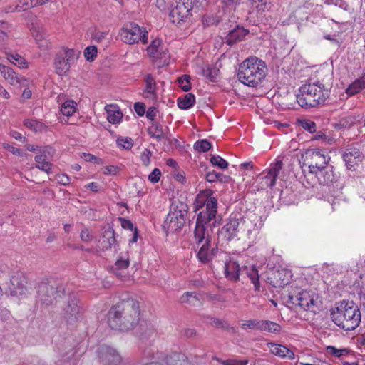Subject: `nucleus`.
Wrapping results in <instances>:
<instances>
[{"mask_svg": "<svg viewBox=\"0 0 365 365\" xmlns=\"http://www.w3.org/2000/svg\"><path fill=\"white\" fill-rule=\"evenodd\" d=\"M212 195L211 190H204L196 196L195 201V212L205 206V210L197 214L194 230V238L197 244L205 240L197 255L198 259L204 264L210 262L219 252L218 248L212 245L213 228L217 223V200Z\"/></svg>", "mask_w": 365, "mask_h": 365, "instance_id": "1", "label": "nucleus"}, {"mask_svg": "<svg viewBox=\"0 0 365 365\" xmlns=\"http://www.w3.org/2000/svg\"><path fill=\"white\" fill-rule=\"evenodd\" d=\"M139 303L134 299L123 300L113 306L108 313V323L113 329L128 331L139 322Z\"/></svg>", "mask_w": 365, "mask_h": 365, "instance_id": "2", "label": "nucleus"}, {"mask_svg": "<svg viewBox=\"0 0 365 365\" xmlns=\"http://www.w3.org/2000/svg\"><path fill=\"white\" fill-rule=\"evenodd\" d=\"M331 320L344 331H353L360 324V309L353 301H341L330 309Z\"/></svg>", "mask_w": 365, "mask_h": 365, "instance_id": "3", "label": "nucleus"}, {"mask_svg": "<svg viewBox=\"0 0 365 365\" xmlns=\"http://www.w3.org/2000/svg\"><path fill=\"white\" fill-rule=\"evenodd\" d=\"M330 86H327L319 81L309 83L299 87L296 95L298 104L304 109L325 105L331 93Z\"/></svg>", "mask_w": 365, "mask_h": 365, "instance_id": "4", "label": "nucleus"}, {"mask_svg": "<svg viewBox=\"0 0 365 365\" xmlns=\"http://www.w3.org/2000/svg\"><path fill=\"white\" fill-rule=\"evenodd\" d=\"M266 73L265 63L257 57H250L240 64L237 78L247 86L255 88L262 83Z\"/></svg>", "mask_w": 365, "mask_h": 365, "instance_id": "5", "label": "nucleus"}, {"mask_svg": "<svg viewBox=\"0 0 365 365\" xmlns=\"http://www.w3.org/2000/svg\"><path fill=\"white\" fill-rule=\"evenodd\" d=\"M288 304L299 307L304 311H311L316 313L321 304L319 296L315 290L296 289L289 292L287 295Z\"/></svg>", "mask_w": 365, "mask_h": 365, "instance_id": "6", "label": "nucleus"}, {"mask_svg": "<svg viewBox=\"0 0 365 365\" xmlns=\"http://www.w3.org/2000/svg\"><path fill=\"white\" fill-rule=\"evenodd\" d=\"M304 176L308 185L314 187L317 184L330 185L337 180L338 176L333 170V166L327 165L315 172L306 171L303 169Z\"/></svg>", "mask_w": 365, "mask_h": 365, "instance_id": "7", "label": "nucleus"}, {"mask_svg": "<svg viewBox=\"0 0 365 365\" xmlns=\"http://www.w3.org/2000/svg\"><path fill=\"white\" fill-rule=\"evenodd\" d=\"M36 288L39 300L46 305L52 304L57 295L63 291L62 287L56 280L48 278L43 279Z\"/></svg>", "mask_w": 365, "mask_h": 365, "instance_id": "8", "label": "nucleus"}, {"mask_svg": "<svg viewBox=\"0 0 365 365\" xmlns=\"http://www.w3.org/2000/svg\"><path fill=\"white\" fill-rule=\"evenodd\" d=\"M120 39L125 43L135 44L141 42L148 43V32L145 27H140L137 24L130 22L125 24L120 31Z\"/></svg>", "mask_w": 365, "mask_h": 365, "instance_id": "9", "label": "nucleus"}, {"mask_svg": "<svg viewBox=\"0 0 365 365\" xmlns=\"http://www.w3.org/2000/svg\"><path fill=\"white\" fill-rule=\"evenodd\" d=\"M187 215V205L184 203H180V205L173 207L168 214L163 224L164 229H167V232H170L180 231L185 225Z\"/></svg>", "mask_w": 365, "mask_h": 365, "instance_id": "10", "label": "nucleus"}, {"mask_svg": "<svg viewBox=\"0 0 365 365\" xmlns=\"http://www.w3.org/2000/svg\"><path fill=\"white\" fill-rule=\"evenodd\" d=\"M81 51L71 48H63L59 51L55 58V68L58 75L67 73L71 65L78 58Z\"/></svg>", "mask_w": 365, "mask_h": 365, "instance_id": "11", "label": "nucleus"}, {"mask_svg": "<svg viewBox=\"0 0 365 365\" xmlns=\"http://www.w3.org/2000/svg\"><path fill=\"white\" fill-rule=\"evenodd\" d=\"M241 219V233L249 240H253L258 230L263 226V219L255 213H250L246 217Z\"/></svg>", "mask_w": 365, "mask_h": 365, "instance_id": "12", "label": "nucleus"}, {"mask_svg": "<svg viewBox=\"0 0 365 365\" xmlns=\"http://www.w3.org/2000/svg\"><path fill=\"white\" fill-rule=\"evenodd\" d=\"M304 160L307 161L308 170L307 171L315 172L329 165L330 158L325 152L319 148L308 149L304 155Z\"/></svg>", "mask_w": 365, "mask_h": 365, "instance_id": "13", "label": "nucleus"}, {"mask_svg": "<svg viewBox=\"0 0 365 365\" xmlns=\"http://www.w3.org/2000/svg\"><path fill=\"white\" fill-rule=\"evenodd\" d=\"M282 161L277 160L275 163L271 164L267 173L263 172L259 175L258 180L262 188H272L275 185L279 171L282 168Z\"/></svg>", "mask_w": 365, "mask_h": 365, "instance_id": "14", "label": "nucleus"}, {"mask_svg": "<svg viewBox=\"0 0 365 365\" xmlns=\"http://www.w3.org/2000/svg\"><path fill=\"white\" fill-rule=\"evenodd\" d=\"M237 214H232L227 222L222 227L219 235L230 241L238 237L241 232V219L237 217Z\"/></svg>", "mask_w": 365, "mask_h": 365, "instance_id": "15", "label": "nucleus"}, {"mask_svg": "<svg viewBox=\"0 0 365 365\" xmlns=\"http://www.w3.org/2000/svg\"><path fill=\"white\" fill-rule=\"evenodd\" d=\"M98 356L103 365H118L121 362V356L117 351L107 345H101L98 348Z\"/></svg>", "mask_w": 365, "mask_h": 365, "instance_id": "16", "label": "nucleus"}, {"mask_svg": "<svg viewBox=\"0 0 365 365\" xmlns=\"http://www.w3.org/2000/svg\"><path fill=\"white\" fill-rule=\"evenodd\" d=\"M9 290L10 294L15 297H23L27 292V280L26 277L21 272H18L13 275L10 280Z\"/></svg>", "mask_w": 365, "mask_h": 365, "instance_id": "17", "label": "nucleus"}, {"mask_svg": "<svg viewBox=\"0 0 365 365\" xmlns=\"http://www.w3.org/2000/svg\"><path fill=\"white\" fill-rule=\"evenodd\" d=\"M364 155L356 147H349L343 154V160L349 170H355L363 160Z\"/></svg>", "mask_w": 365, "mask_h": 365, "instance_id": "18", "label": "nucleus"}, {"mask_svg": "<svg viewBox=\"0 0 365 365\" xmlns=\"http://www.w3.org/2000/svg\"><path fill=\"white\" fill-rule=\"evenodd\" d=\"M175 6L171 9L169 14L170 21L173 24L180 25L182 22L186 20L191 16L192 8H187L185 5L175 3Z\"/></svg>", "mask_w": 365, "mask_h": 365, "instance_id": "19", "label": "nucleus"}, {"mask_svg": "<svg viewBox=\"0 0 365 365\" xmlns=\"http://www.w3.org/2000/svg\"><path fill=\"white\" fill-rule=\"evenodd\" d=\"M82 312L83 309L78 299L71 298L64 309V317L68 323L73 324L81 317Z\"/></svg>", "mask_w": 365, "mask_h": 365, "instance_id": "20", "label": "nucleus"}, {"mask_svg": "<svg viewBox=\"0 0 365 365\" xmlns=\"http://www.w3.org/2000/svg\"><path fill=\"white\" fill-rule=\"evenodd\" d=\"M290 272L284 269H277L272 272V275L268 278L270 280V284L277 287H284L288 284L290 281Z\"/></svg>", "mask_w": 365, "mask_h": 365, "instance_id": "21", "label": "nucleus"}, {"mask_svg": "<svg viewBox=\"0 0 365 365\" xmlns=\"http://www.w3.org/2000/svg\"><path fill=\"white\" fill-rule=\"evenodd\" d=\"M267 347L269 351L277 356L287 359H294V351L282 344L269 342Z\"/></svg>", "mask_w": 365, "mask_h": 365, "instance_id": "22", "label": "nucleus"}, {"mask_svg": "<svg viewBox=\"0 0 365 365\" xmlns=\"http://www.w3.org/2000/svg\"><path fill=\"white\" fill-rule=\"evenodd\" d=\"M248 33V30L242 26H236L234 29L229 31L225 37V43L227 45L232 46L235 43L242 41Z\"/></svg>", "mask_w": 365, "mask_h": 365, "instance_id": "23", "label": "nucleus"}, {"mask_svg": "<svg viewBox=\"0 0 365 365\" xmlns=\"http://www.w3.org/2000/svg\"><path fill=\"white\" fill-rule=\"evenodd\" d=\"M99 247L102 250H110L112 246L118 245L115 239V233L114 230L109 227L103 232L102 238L99 240Z\"/></svg>", "mask_w": 365, "mask_h": 365, "instance_id": "24", "label": "nucleus"}, {"mask_svg": "<svg viewBox=\"0 0 365 365\" xmlns=\"http://www.w3.org/2000/svg\"><path fill=\"white\" fill-rule=\"evenodd\" d=\"M241 271L240 264L237 262L230 260L225 264V274L228 280L237 282Z\"/></svg>", "mask_w": 365, "mask_h": 365, "instance_id": "25", "label": "nucleus"}, {"mask_svg": "<svg viewBox=\"0 0 365 365\" xmlns=\"http://www.w3.org/2000/svg\"><path fill=\"white\" fill-rule=\"evenodd\" d=\"M247 5L253 11L259 14L269 11L273 7L271 0H248Z\"/></svg>", "mask_w": 365, "mask_h": 365, "instance_id": "26", "label": "nucleus"}, {"mask_svg": "<svg viewBox=\"0 0 365 365\" xmlns=\"http://www.w3.org/2000/svg\"><path fill=\"white\" fill-rule=\"evenodd\" d=\"M0 73L4 78L11 85L14 86L20 83L21 82L20 78L16 75L14 70L3 63H0Z\"/></svg>", "mask_w": 365, "mask_h": 365, "instance_id": "27", "label": "nucleus"}, {"mask_svg": "<svg viewBox=\"0 0 365 365\" xmlns=\"http://www.w3.org/2000/svg\"><path fill=\"white\" fill-rule=\"evenodd\" d=\"M139 329V337L142 341L150 340L156 335L154 326L150 323L141 322Z\"/></svg>", "mask_w": 365, "mask_h": 365, "instance_id": "28", "label": "nucleus"}, {"mask_svg": "<svg viewBox=\"0 0 365 365\" xmlns=\"http://www.w3.org/2000/svg\"><path fill=\"white\" fill-rule=\"evenodd\" d=\"M108 116V120L113 124L120 123L122 119L123 113L120 110L119 108L114 105H108L105 108Z\"/></svg>", "mask_w": 365, "mask_h": 365, "instance_id": "29", "label": "nucleus"}, {"mask_svg": "<svg viewBox=\"0 0 365 365\" xmlns=\"http://www.w3.org/2000/svg\"><path fill=\"white\" fill-rule=\"evenodd\" d=\"M145 88L144 90L145 96L147 98H153L155 96L156 83L154 78L150 73L146 74L144 78Z\"/></svg>", "mask_w": 365, "mask_h": 365, "instance_id": "30", "label": "nucleus"}, {"mask_svg": "<svg viewBox=\"0 0 365 365\" xmlns=\"http://www.w3.org/2000/svg\"><path fill=\"white\" fill-rule=\"evenodd\" d=\"M365 88V73L359 78L355 80L346 90L349 96H354Z\"/></svg>", "mask_w": 365, "mask_h": 365, "instance_id": "31", "label": "nucleus"}, {"mask_svg": "<svg viewBox=\"0 0 365 365\" xmlns=\"http://www.w3.org/2000/svg\"><path fill=\"white\" fill-rule=\"evenodd\" d=\"M148 133L151 138H155L158 141L162 140L165 137L162 125L156 121L151 123V125L148 129Z\"/></svg>", "mask_w": 365, "mask_h": 365, "instance_id": "32", "label": "nucleus"}, {"mask_svg": "<svg viewBox=\"0 0 365 365\" xmlns=\"http://www.w3.org/2000/svg\"><path fill=\"white\" fill-rule=\"evenodd\" d=\"M182 303H187L192 306H200L202 302L198 295L194 292H187L180 297Z\"/></svg>", "mask_w": 365, "mask_h": 365, "instance_id": "33", "label": "nucleus"}, {"mask_svg": "<svg viewBox=\"0 0 365 365\" xmlns=\"http://www.w3.org/2000/svg\"><path fill=\"white\" fill-rule=\"evenodd\" d=\"M281 330L282 327L279 324L269 320H262L260 331L272 334H279Z\"/></svg>", "mask_w": 365, "mask_h": 365, "instance_id": "34", "label": "nucleus"}, {"mask_svg": "<svg viewBox=\"0 0 365 365\" xmlns=\"http://www.w3.org/2000/svg\"><path fill=\"white\" fill-rule=\"evenodd\" d=\"M195 98L192 93H187L183 98L178 99V106L180 109L187 110L195 103Z\"/></svg>", "mask_w": 365, "mask_h": 365, "instance_id": "35", "label": "nucleus"}, {"mask_svg": "<svg viewBox=\"0 0 365 365\" xmlns=\"http://www.w3.org/2000/svg\"><path fill=\"white\" fill-rule=\"evenodd\" d=\"M162 45V41L160 38L153 39L149 46L147 48V52L150 56L153 58H158L160 54V46Z\"/></svg>", "mask_w": 365, "mask_h": 365, "instance_id": "36", "label": "nucleus"}, {"mask_svg": "<svg viewBox=\"0 0 365 365\" xmlns=\"http://www.w3.org/2000/svg\"><path fill=\"white\" fill-rule=\"evenodd\" d=\"M120 221L121 222V226L123 228L133 232V237L130 240V243H133V242H137V240H138V229H137V227H134L132 222L129 220L120 217Z\"/></svg>", "mask_w": 365, "mask_h": 365, "instance_id": "37", "label": "nucleus"}, {"mask_svg": "<svg viewBox=\"0 0 365 365\" xmlns=\"http://www.w3.org/2000/svg\"><path fill=\"white\" fill-rule=\"evenodd\" d=\"M245 270L246 271V274L254 284L255 290H259L260 283L257 269L255 267H252L250 269L245 268Z\"/></svg>", "mask_w": 365, "mask_h": 365, "instance_id": "38", "label": "nucleus"}, {"mask_svg": "<svg viewBox=\"0 0 365 365\" xmlns=\"http://www.w3.org/2000/svg\"><path fill=\"white\" fill-rule=\"evenodd\" d=\"M7 59L20 68L27 67V62L24 57L17 53H6Z\"/></svg>", "mask_w": 365, "mask_h": 365, "instance_id": "39", "label": "nucleus"}, {"mask_svg": "<svg viewBox=\"0 0 365 365\" xmlns=\"http://www.w3.org/2000/svg\"><path fill=\"white\" fill-rule=\"evenodd\" d=\"M24 125L36 133L41 132L45 128V125L43 123L36 120L26 119L24 120Z\"/></svg>", "mask_w": 365, "mask_h": 365, "instance_id": "40", "label": "nucleus"}, {"mask_svg": "<svg viewBox=\"0 0 365 365\" xmlns=\"http://www.w3.org/2000/svg\"><path fill=\"white\" fill-rule=\"evenodd\" d=\"M261 324H262V320H259V319L245 320L240 324V327L245 330L253 329V330L260 331Z\"/></svg>", "mask_w": 365, "mask_h": 365, "instance_id": "41", "label": "nucleus"}, {"mask_svg": "<svg viewBox=\"0 0 365 365\" xmlns=\"http://www.w3.org/2000/svg\"><path fill=\"white\" fill-rule=\"evenodd\" d=\"M76 103L73 101H66L61 106L62 114L66 116L72 115L76 111Z\"/></svg>", "mask_w": 365, "mask_h": 365, "instance_id": "42", "label": "nucleus"}, {"mask_svg": "<svg viewBox=\"0 0 365 365\" xmlns=\"http://www.w3.org/2000/svg\"><path fill=\"white\" fill-rule=\"evenodd\" d=\"M298 125L305 130L313 133L316 132V123L309 119H300L297 120Z\"/></svg>", "mask_w": 365, "mask_h": 365, "instance_id": "43", "label": "nucleus"}, {"mask_svg": "<svg viewBox=\"0 0 365 365\" xmlns=\"http://www.w3.org/2000/svg\"><path fill=\"white\" fill-rule=\"evenodd\" d=\"M327 353L332 356L340 358L349 354L347 349H337L333 346H328L326 349Z\"/></svg>", "mask_w": 365, "mask_h": 365, "instance_id": "44", "label": "nucleus"}, {"mask_svg": "<svg viewBox=\"0 0 365 365\" xmlns=\"http://www.w3.org/2000/svg\"><path fill=\"white\" fill-rule=\"evenodd\" d=\"M212 144L207 139L199 140L194 144L195 150L200 153H205L210 150Z\"/></svg>", "mask_w": 365, "mask_h": 365, "instance_id": "45", "label": "nucleus"}, {"mask_svg": "<svg viewBox=\"0 0 365 365\" xmlns=\"http://www.w3.org/2000/svg\"><path fill=\"white\" fill-rule=\"evenodd\" d=\"M178 83L182 90L185 92L191 89L190 76L189 75H182L178 79Z\"/></svg>", "mask_w": 365, "mask_h": 365, "instance_id": "46", "label": "nucleus"}, {"mask_svg": "<svg viewBox=\"0 0 365 365\" xmlns=\"http://www.w3.org/2000/svg\"><path fill=\"white\" fill-rule=\"evenodd\" d=\"M35 7L33 0L29 1H20L18 4H16L14 9H11V11H26L31 8Z\"/></svg>", "mask_w": 365, "mask_h": 365, "instance_id": "47", "label": "nucleus"}, {"mask_svg": "<svg viewBox=\"0 0 365 365\" xmlns=\"http://www.w3.org/2000/svg\"><path fill=\"white\" fill-rule=\"evenodd\" d=\"M116 143L122 149L125 150L131 149L133 145V140L130 138L118 137Z\"/></svg>", "mask_w": 365, "mask_h": 365, "instance_id": "48", "label": "nucleus"}, {"mask_svg": "<svg viewBox=\"0 0 365 365\" xmlns=\"http://www.w3.org/2000/svg\"><path fill=\"white\" fill-rule=\"evenodd\" d=\"M210 163L221 169H226L228 167V163L220 155H212L210 158Z\"/></svg>", "mask_w": 365, "mask_h": 365, "instance_id": "49", "label": "nucleus"}, {"mask_svg": "<svg viewBox=\"0 0 365 365\" xmlns=\"http://www.w3.org/2000/svg\"><path fill=\"white\" fill-rule=\"evenodd\" d=\"M84 56L88 61L92 62L97 56V48L95 46H88L84 51Z\"/></svg>", "mask_w": 365, "mask_h": 365, "instance_id": "50", "label": "nucleus"}, {"mask_svg": "<svg viewBox=\"0 0 365 365\" xmlns=\"http://www.w3.org/2000/svg\"><path fill=\"white\" fill-rule=\"evenodd\" d=\"M32 34L36 38V41H40L46 38L47 36L46 32L43 28L34 27L32 29Z\"/></svg>", "mask_w": 365, "mask_h": 365, "instance_id": "51", "label": "nucleus"}, {"mask_svg": "<svg viewBox=\"0 0 365 365\" xmlns=\"http://www.w3.org/2000/svg\"><path fill=\"white\" fill-rule=\"evenodd\" d=\"M217 361L223 365H247L248 363V361L246 359L239 360L235 359H230L227 360L217 359Z\"/></svg>", "mask_w": 365, "mask_h": 365, "instance_id": "52", "label": "nucleus"}, {"mask_svg": "<svg viewBox=\"0 0 365 365\" xmlns=\"http://www.w3.org/2000/svg\"><path fill=\"white\" fill-rule=\"evenodd\" d=\"M80 237L83 242H90L93 240L94 236L91 231L87 228H85L81 230Z\"/></svg>", "mask_w": 365, "mask_h": 365, "instance_id": "53", "label": "nucleus"}, {"mask_svg": "<svg viewBox=\"0 0 365 365\" xmlns=\"http://www.w3.org/2000/svg\"><path fill=\"white\" fill-rule=\"evenodd\" d=\"M53 167V165L51 163H49L48 160L41 163L40 164H36V168L38 169L46 172V173L49 174L52 173V168Z\"/></svg>", "mask_w": 365, "mask_h": 365, "instance_id": "54", "label": "nucleus"}, {"mask_svg": "<svg viewBox=\"0 0 365 365\" xmlns=\"http://www.w3.org/2000/svg\"><path fill=\"white\" fill-rule=\"evenodd\" d=\"M151 155L152 152L147 148H145L141 153L140 159L145 166H148L150 164Z\"/></svg>", "mask_w": 365, "mask_h": 365, "instance_id": "55", "label": "nucleus"}, {"mask_svg": "<svg viewBox=\"0 0 365 365\" xmlns=\"http://www.w3.org/2000/svg\"><path fill=\"white\" fill-rule=\"evenodd\" d=\"M130 262L128 258H125L123 256H120L118 259L116 261L115 265L117 269H125L129 266Z\"/></svg>", "mask_w": 365, "mask_h": 365, "instance_id": "56", "label": "nucleus"}, {"mask_svg": "<svg viewBox=\"0 0 365 365\" xmlns=\"http://www.w3.org/2000/svg\"><path fill=\"white\" fill-rule=\"evenodd\" d=\"M161 176V172L158 168H155L151 173L148 175V180L153 182L155 183L160 180Z\"/></svg>", "mask_w": 365, "mask_h": 365, "instance_id": "57", "label": "nucleus"}, {"mask_svg": "<svg viewBox=\"0 0 365 365\" xmlns=\"http://www.w3.org/2000/svg\"><path fill=\"white\" fill-rule=\"evenodd\" d=\"M47 149L40 150L39 155L35 156L34 160L37 163V164H40L47 160V155H46Z\"/></svg>", "mask_w": 365, "mask_h": 365, "instance_id": "58", "label": "nucleus"}, {"mask_svg": "<svg viewBox=\"0 0 365 365\" xmlns=\"http://www.w3.org/2000/svg\"><path fill=\"white\" fill-rule=\"evenodd\" d=\"M134 110L139 116H143L145 113V106L143 103L137 102L134 104Z\"/></svg>", "mask_w": 365, "mask_h": 365, "instance_id": "59", "label": "nucleus"}, {"mask_svg": "<svg viewBox=\"0 0 365 365\" xmlns=\"http://www.w3.org/2000/svg\"><path fill=\"white\" fill-rule=\"evenodd\" d=\"M58 183L63 185H68L70 183V178L66 174H60L56 176Z\"/></svg>", "mask_w": 365, "mask_h": 365, "instance_id": "60", "label": "nucleus"}, {"mask_svg": "<svg viewBox=\"0 0 365 365\" xmlns=\"http://www.w3.org/2000/svg\"><path fill=\"white\" fill-rule=\"evenodd\" d=\"M157 113L156 108L150 107L146 112V117L150 119L152 123L155 122V116Z\"/></svg>", "mask_w": 365, "mask_h": 365, "instance_id": "61", "label": "nucleus"}, {"mask_svg": "<svg viewBox=\"0 0 365 365\" xmlns=\"http://www.w3.org/2000/svg\"><path fill=\"white\" fill-rule=\"evenodd\" d=\"M3 147H4V148L9 150L14 155H19V156L22 155V153L19 148H16L11 145H9V143H4L3 144Z\"/></svg>", "mask_w": 365, "mask_h": 365, "instance_id": "62", "label": "nucleus"}, {"mask_svg": "<svg viewBox=\"0 0 365 365\" xmlns=\"http://www.w3.org/2000/svg\"><path fill=\"white\" fill-rule=\"evenodd\" d=\"M205 178H206L207 181L209 182H215V181H217V178H219L218 173L216 171H214V170L212 172H208L206 174Z\"/></svg>", "mask_w": 365, "mask_h": 365, "instance_id": "63", "label": "nucleus"}, {"mask_svg": "<svg viewBox=\"0 0 365 365\" xmlns=\"http://www.w3.org/2000/svg\"><path fill=\"white\" fill-rule=\"evenodd\" d=\"M202 75L207 78L210 79L211 81H215V78L212 73V71L210 68H203L202 70Z\"/></svg>", "mask_w": 365, "mask_h": 365, "instance_id": "64", "label": "nucleus"}]
</instances>
